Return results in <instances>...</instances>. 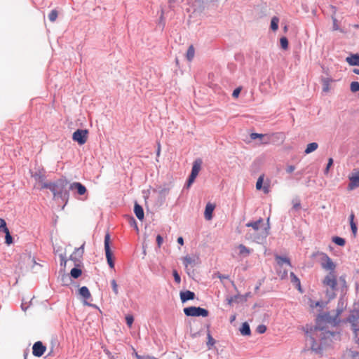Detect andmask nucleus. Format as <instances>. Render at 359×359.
<instances>
[{
  "instance_id": "ea45409f",
  "label": "nucleus",
  "mask_w": 359,
  "mask_h": 359,
  "mask_svg": "<svg viewBox=\"0 0 359 359\" xmlns=\"http://www.w3.org/2000/svg\"><path fill=\"white\" fill-rule=\"evenodd\" d=\"M126 323L128 325V327H131L134 321V318H133V316H130V315L126 316Z\"/></svg>"
},
{
  "instance_id": "69168bd1",
  "label": "nucleus",
  "mask_w": 359,
  "mask_h": 359,
  "mask_svg": "<svg viewBox=\"0 0 359 359\" xmlns=\"http://www.w3.org/2000/svg\"><path fill=\"white\" fill-rule=\"evenodd\" d=\"M231 302H232V300H231V299H229V304H231Z\"/></svg>"
},
{
  "instance_id": "680f3d73",
  "label": "nucleus",
  "mask_w": 359,
  "mask_h": 359,
  "mask_svg": "<svg viewBox=\"0 0 359 359\" xmlns=\"http://www.w3.org/2000/svg\"><path fill=\"white\" fill-rule=\"evenodd\" d=\"M353 27L355 28V29H358L359 28V25H354Z\"/></svg>"
},
{
  "instance_id": "393cba45",
  "label": "nucleus",
  "mask_w": 359,
  "mask_h": 359,
  "mask_svg": "<svg viewBox=\"0 0 359 359\" xmlns=\"http://www.w3.org/2000/svg\"><path fill=\"white\" fill-rule=\"evenodd\" d=\"M290 279H291V282L294 285H296V287L300 292H302L300 280L297 278V276L293 272L290 273Z\"/></svg>"
},
{
  "instance_id": "6e6d98bb",
  "label": "nucleus",
  "mask_w": 359,
  "mask_h": 359,
  "mask_svg": "<svg viewBox=\"0 0 359 359\" xmlns=\"http://www.w3.org/2000/svg\"><path fill=\"white\" fill-rule=\"evenodd\" d=\"M333 29L334 30H338L339 29V26H338V24H337V20L334 18H333Z\"/></svg>"
},
{
  "instance_id": "2f4dec72",
  "label": "nucleus",
  "mask_w": 359,
  "mask_h": 359,
  "mask_svg": "<svg viewBox=\"0 0 359 359\" xmlns=\"http://www.w3.org/2000/svg\"><path fill=\"white\" fill-rule=\"evenodd\" d=\"M81 270L78 268H73L70 271L71 276L73 277L74 278H79L81 275Z\"/></svg>"
},
{
  "instance_id": "774afa93",
  "label": "nucleus",
  "mask_w": 359,
  "mask_h": 359,
  "mask_svg": "<svg viewBox=\"0 0 359 359\" xmlns=\"http://www.w3.org/2000/svg\"><path fill=\"white\" fill-rule=\"evenodd\" d=\"M27 354L26 353V354L25 355V359H27Z\"/></svg>"
},
{
  "instance_id": "49530a36",
  "label": "nucleus",
  "mask_w": 359,
  "mask_h": 359,
  "mask_svg": "<svg viewBox=\"0 0 359 359\" xmlns=\"http://www.w3.org/2000/svg\"><path fill=\"white\" fill-rule=\"evenodd\" d=\"M333 164V159L332 158H330L328 159V163H327V165L325 169V173L327 174L329 172V170H330V168L332 165Z\"/></svg>"
},
{
  "instance_id": "de8ad7c7",
  "label": "nucleus",
  "mask_w": 359,
  "mask_h": 359,
  "mask_svg": "<svg viewBox=\"0 0 359 359\" xmlns=\"http://www.w3.org/2000/svg\"><path fill=\"white\" fill-rule=\"evenodd\" d=\"M208 341L207 343V344L208 346H213L215 343V339L212 337L211 334L210 333L208 334Z\"/></svg>"
},
{
  "instance_id": "1a4fd4ad",
  "label": "nucleus",
  "mask_w": 359,
  "mask_h": 359,
  "mask_svg": "<svg viewBox=\"0 0 359 359\" xmlns=\"http://www.w3.org/2000/svg\"><path fill=\"white\" fill-rule=\"evenodd\" d=\"M46 351V346L41 341H38L33 344L32 354L36 357L42 356Z\"/></svg>"
},
{
  "instance_id": "e433bc0d",
  "label": "nucleus",
  "mask_w": 359,
  "mask_h": 359,
  "mask_svg": "<svg viewBox=\"0 0 359 359\" xmlns=\"http://www.w3.org/2000/svg\"><path fill=\"white\" fill-rule=\"evenodd\" d=\"M351 90L353 93H355L359 91V83L358 81H353L351 83L350 86Z\"/></svg>"
},
{
  "instance_id": "6ab92c4d",
  "label": "nucleus",
  "mask_w": 359,
  "mask_h": 359,
  "mask_svg": "<svg viewBox=\"0 0 359 359\" xmlns=\"http://www.w3.org/2000/svg\"><path fill=\"white\" fill-rule=\"evenodd\" d=\"M183 264L186 269L189 270V267H193L196 264V259L190 256H186L183 258Z\"/></svg>"
},
{
  "instance_id": "20e7f679",
  "label": "nucleus",
  "mask_w": 359,
  "mask_h": 359,
  "mask_svg": "<svg viewBox=\"0 0 359 359\" xmlns=\"http://www.w3.org/2000/svg\"><path fill=\"white\" fill-rule=\"evenodd\" d=\"M344 302H339V304H338V307L336 310L335 316H332L329 313H326L321 315L320 316V318H321L322 320H323L327 323L336 325L339 324L340 322L339 316L342 313V312L344 311Z\"/></svg>"
},
{
  "instance_id": "a19ab883",
  "label": "nucleus",
  "mask_w": 359,
  "mask_h": 359,
  "mask_svg": "<svg viewBox=\"0 0 359 359\" xmlns=\"http://www.w3.org/2000/svg\"><path fill=\"white\" fill-rule=\"evenodd\" d=\"M172 274H173V276H174L175 281L177 284H180V282H181V278H180V276L179 273H177V271L176 270H174L172 271Z\"/></svg>"
},
{
  "instance_id": "c756f323",
  "label": "nucleus",
  "mask_w": 359,
  "mask_h": 359,
  "mask_svg": "<svg viewBox=\"0 0 359 359\" xmlns=\"http://www.w3.org/2000/svg\"><path fill=\"white\" fill-rule=\"evenodd\" d=\"M195 55V50L193 45H191L187 52L186 57L189 61H191Z\"/></svg>"
},
{
  "instance_id": "f3484780",
  "label": "nucleus",
  "mask_w": 359,
  "mask_h": 359,
  "mask_svg": "<svg viewBox=\"0 0 359 359\" xmlns=\"http://www.w3.org/2000/svg\"><path fill=\"white\" fill-rule=\"evenodd\" d=\"M334 81L332 79L329 77L322 78L321 82L323 83V91L325 93H328L330 89V85Z\"/></svg>"
},
{
  "instance_id": "37998d69",
  "label": "nucleus",
  "mask_w": 359,
  "mask_h": 359,
  "mask_svg": "<svg viewBox=\"0 0 359 359\" xmlns=\"http://www.w3.org/2000/svg\"><path fill=\"white\" fill-rule=\"evenodd\" d=\"M278 274L281 279H284L287 276V271L286 270H278Z\"/></svg>"
},
{
  "instance_id": "cd10ccee",
  "label": "nucleus",
  "mask_w": 359,
  "mask_h": 359,
  "mask_svg": "<svg viewBox=\"0 0 359 359\" xmlns=\"http://www.w3.org/2000/svg\"><path fill=\"white\" fill-rule=\"evenodd\" d=\"M263 224V219H259V220H257L256 222H249V223L246 224V226L248 227H252V229L255 231H259L260 224Z\"/></svg>"
},
{
  "instance_id": "412c9836",
  "label": "nucleus",
  "mask_w": 359,
  "mask_h": 359,
  "mask_svg": "<svg viewBox=\"0 0 359 359\" xmlns=\"http://www.w3.org/2000/svg\"><path fill=\"white\" fill-rule=\"evenodd\" d=\"M275 259L277 262V264L280 267H281L284 264H287L288 266H291V262L290 259L287 257H280L279 255H276Z\"/></svg>"
},
{
  "instance_id": "4468645a",
  "label": "nucleus",
  "mask_w": 359,
  "mask_h": 359,
  "mask_svg": "<svg viewBox=\"0 0 359 359\" xmlns=\"http://www.w3.org/2000/svg\"><path fill=\"white\" fill-rule=\"evenodd\" d=\"M272 137H276L278 139H284L285 138V135L283 133H275L271 135L264 134V137L262 138V139H263V141H262L263 144H267L271 143Z\"/></svg>"
},
{
  "instance_id": "338daca9",
  "label": "nucleus",
  "mask_w": 359,
  "mask_h": 359,
  "mask_svg": "<svg viewBox=\"0 0 359 359\" xmlns=\"http://www.w3.org/2000/svg\"><path fill=\"white\" fill-rule=\"evenodd\" d=\"M133 222L134 224H136L135 220L133 218Z\"/></svg>"
},
{
  "instance_id": "052dcab7",
  "label": "nucleus",
  "mask_w": 359,
  "mask_h": 359,
  "mask_svg": "<svg viewBox=\"0 0 359 359\" xmlns=\"http://www.w3.org/2000/svg\"><path fill=\"white\" fill-rule=\"evenodd\" d=\"M136 357L137 358V359H142V357L137 355V353H136Z\"/></svg>"
},
{
  "instance_id": "864d4df0",
  "label": "nucleus",
  "mask_w": 359,
  "mask_h": 359,
  "mask_svg": "<svg viewBox=\"0 0 359 359\" xmlns=\"http://www.w3.org/2000/svg\"><path fill=\"white\" fill-rule=\"evenodd\" d=\"M156 242H157L158 247L160 248L163 243V238L161 235H158L156 236Z\"/></svg>"
},
{
  "instance_id": "8fccbe9b",
  "label": "nucleus",
  "mask_w": 359,
  "mask_h": 359,
  "mask_svg": "<svg viewBox=\"0 0 359 359\" xmlns=\"http://www.w3.org/2000/svg\"><path fill=\"white\" fill-rule=\"evenodd\" d=\"M53 184H54V182L53 183H52V182L44 183L42 185V188L48 189L52 191V189H53Z\"/></svg>"
},
{
  "instance_id": "4d7b16f0",
  "label": "nucleus",
  "mask_w": 359,
  "mask_h": 359,
  "mask_svg": "<svg viewBox=\"0 0 359 359\" xmlns=\"http://www.w3.org/2000/svg\"><path fill=\"white\" fill-rule=\"evenodd\" d=\"M177 243L179 244H180L181 245H184V240H183V238L182 237H179L177 238Z\"/></svg>"
},
{
  "instance_id": "f8f14e48",
  "label": "nucleus",
  "mask_w": 359,
  "mask_h": 359,
  "mask_svg": "<svg viewBox=\"0 0 359 359\" xmlns=\"http://www.w3.org/2000/svg\"><path fill=\"white\" fill-rule=\"evenodd\" d=\"M84 244H83L80 248L75 249L74 252L71 255L70 259L73 260L74 262H79L80 259L83 257L84 252Z\"/></svg>"
},
{
  "instance_id": "f03ea898",
  "label": "nucleus",
  "mask_w": 359,
  "mask_h": 359,
  "mask_svg": "<svg viewBox=\"0 0 359 359\" xmlns=\"http://www.w3.org/2000/svg\"><path fill=\"white\" fill-rule=\"evenodd\" d=\"M68 184V181L65 179H60L54 182L52 193L55 198H62L67 201L69 198V193L67 191L66 188Z\"/></svg>"
},
{
  "instance_id": "4c0bfd02",
  "label": "nucleus",
  "mask_w": 359,
  "mask_h": 359,
  "mask_svg": "<svg viewBox=\"0 0 359 359\" xmlns=\"http://www.w3.org/2000/svg\"><path fill=\"white\" fill-rule=\"evenodd\" d=\"M292 208L295 210H298L301 208V203L299 199L292 201Z\"/></svg>"
},
{
  "instance_id": "a878e982",
  "label": "nucleus",
  "mask_w": 359,
  "mask_h": 359,
  "mask_svg": "<svg viewBox=\"0 0 359 359\" xmlns=\"http://www.w3.org/2000/svg\"><path fill=\"white\" fill-rule=\"evenodd\" d=\"M79 294L86 299H89L91 296L89 290L86 286H83L79 289Z\"/></svg>"
},
{
  "instance_id": "7ed1b4c3",
  "label": "nucleus",
  "mask_w": 359,
  "mask_h": 359,
  "mask_svg": "<svg viewBox=\"0 0 359 359\" xmlns=\"http://www.w3.org/2000/svg\"><path fill=\"white\" fill-rule=\"evenodd\" d=\"M313 257H318V262L321 267L330 272H335L336 264L332 259L325 253L317 252L313 255Z\"/></svg>"
},
{
  "instance_id": "c03bdc74",
  "label": "nucleus",
  "mask_w": 359,
  "mask_h": 359,
  "mask_svg": "<svg viewBox=\"0 0 359 359\" xmlns=\"http://www.w3.org/2000/svg\"><path fill=\"white\" fill-rule=\"evenodd\" d=\"M348 355L351 357L352 359H359V353L358 352L350 350Z\"/></svg>"
},
{
  "instance_id": "39448f33",
  "label": "nucleus",
  "mask_w": 359,
  "mask_h": 359,
  "mask_svg": "<svg viewBox=\"0 0 359 359\" xmlns=\"http://www.w3.org/2000/svg\"><path fill=\"white\" fill-rule=\"evenodd\" d=\"M184 313L187 316H203L207 317L208 316V311L207 309L196 307L189 306L184 309Z\"/></svg>"
},
{
  "instance_id": "13d9d810",
  "label": "nucleus",
  "mask_w": 359,
  "mask_h": 359,
  "mask_svg": "<svg viewBox=\"0 0 359 359\" xmlns=\"http://www.w3.org/2000/svg\"><path fill=\"white\" fill-rule=\"evenodd\" d=\"M160 153H161V144L158 142V149H157L156 155L158 156L160 155Z\"/></svg>"
},
{
  "instance_id": "5701e85b",
  "label": "nucleus",
  "mask_w": 359,
  "mask_h": 359,
  "mask_svg": "<svg viewBox=\"0 0 359 359\" xmlns=\"http://www.w3.org/2000/svg\"><path fill=\"white\" fill-rule=\"evenodd\" d=\"M354 218H355V215L353 212H351L349 216L350 226H351V229L353 234L354 235V236H355L357 234L358 228H357L356 224L354 222Z\"/></svg>"
},
{
  "instance_id": "3c124183",
  "label": "nucleus",
  "mask_w": 359,
  "mask_h": 359,
  "mask_svg": "<svg viewBox=\"0 0 359 359\" xmlns=\"http://www.w3.org/2000/svg\"><path fill=\"white\" fill-rule=\"evenodd\" d=\"M241 88H236L233 93H232V96L235 98H237L241 93Z\"/></svg>"
},
{
  "instance_id": "6e6552de",
  "label": "nucleus",
  "mask_w": 359,
  "mask_h": 359,
  "mask_svg": "<svg viewBox=\"0 0 359 359\" xmlns=\"http://www.w3.org/2000/svg\"><path fill=\"white\" fill-rule=\"evenodd\" d=\"M88 130L78 129L72 135L74 141L77 142L80 145L85 144L88 139Z\"/></svg>"
},
{
  "instance_id": "7c9ffc66",
  "label": "nucleus",
  "mask_w": 359,
  "mask_h": 359,
  "mask_svg": "<svg viewBox=\"0 0 359 359\" xmlns=\"http://www.w3.org/2000/svg\"><path fill=\"white\" fill-rule=\"evenodd\" d=\"M278 22H279V19L278 17L276 16H274L271 19V29L273 30V31H276L278 28Z\"/></svg>"
},
{
  "instance_id": "423d86ee",
  "label": "nucleus",
  "mask_w": 359,
  "mask_h": 359,
  "mask_svg": "<svg viewBox=\"0 0 359 359\" xmlns=\"http://www.w3.org/2000/svg\"><path fill=\"white\" fill-rule=\"evenodd\" d=\"M202 161L200 158L195 160L193 163L191 175L187 181V187L189 188L195 181V179L198 176L201 169Z\"/></svg>"
},
{
  "instance_id": "a18cd8bd",
  "label": "nucleus",
  "mask_w": 359,
  "mask_h": 359,
  "mask_svg": "<svg viewBox=\"0 0 359 359\" xmlns=\"http://www.w3.org/2000/svg\"><path fill=\"white\" fill-rule=\"evenodd\" d=\"M264 134H259L256 133H252L250 134V138L252 140H255L257 138H262L264 137Z\"/></svg>"
},
{
  "instance_id": "0eeeda50",
  "label": "nucleus",
  "mask_w": 359,
  "mask_h": 359,
  "mask_svg": "<svg viewBox=\"0 0 359 359\" xmlns=\"http://www.w3.org/2000/svg\"><path fill=\"white\" fill-rule=\"evenodd\" d=\"M110 235L109 233H107L104 236V250L106 258L107 260V263L110 268L113 269L114 267V262L112 259V252L110 249Z\"/></svg>"
},
{
  "instance_id": "473e14b6",
  "label": "nucleus",
  "mask_w": 359,
  "mask_h": 359,
  "mask_svg": "<svg viewBox=\"0 0 359 359\" xmlns=\"http://www.w3.org/2000/svg\"><path fill=\"white\" fill-rule=\"evenodd\" d=\"M4 233H5V234H6V237H5L6 243L8 245H11L13 243V238L10 234V231H9L8 229L5 228Z\"/></svg>"
},
{
  "instance_id": "f257e3e1",
  "label": "nucleus",
  "mask_w": 359,
  "mask_h": 359,
  "mask_svg": "<svg viewBox=\"0 0 359 359\" xmlns=\"http://www.w3.org/2000/svg\"><path fill=\"white\" fill-rule=\"evenodd\" d=\"M322 283L325 288V294L329 299L335 298L338 286L342 290L347 288L345 276H340L337 280L335 272H329L323 278Z\"/></svg>"
},
{
  "instance_id": "72a5a7b5",
  "label": "nucleus",
  "mask_w": 359,
  "mask_h": 359,
  "mask_svg": "<svg viewBox=\"0 0 359 359\" xmlns=\"http://www.w3.org/2000/svg\"><path fill=\"white\" fill-rule=\"evenodd\" d=\"M332 241L339 245V246H344L345 245V240L341 237L335 236L332 238Z\"/></svg>"
},
{
  "instance_id": "b1692460",
  "label": "nucleus",
  "mask_w": 359,
  "mask_h": 359,
  "mask_svg": "<svg viewBox=\"0 0 359 359\" xmlns=\"http://www.w3.org/2000/svg\"><path fill=\"white\" fill-rule=\"evenodd\" d=\"M238 249L239 250V255L247 257L251 253V250L248 248L243 244H240L238 245Z\"/></svg>"
},
{
  "instance_id": "f704fd0d",
  "label": "nucleus",
  "mask_w": 359,
  "mask_h": 359,
  "mask_svg": "<svg viewBox=\"0 0 359 359\" xmlns=\"http://www.w3.org/2000/svg\"><path fill=\"white\" fill-rule=\"evenodd\" d=\"M280 46L283 50H287L288 48V40L286 37H281L280 39Z\"/></svg>"
},
{
  "instance_id": "58836bf2",
  "label": "nucleus",
  "mask_w": 359,
  "mask_h": 359,
  "mask_svg": "<svg viewBox=\"0 0 359 359\" xmlns=\"http://www.w3.org/2000/svg\"><path fill=\"white\" fill-rule=\"evenodd\" d=\"M111 285L112 290H113L114 294H118V285L116 283V281L114 279H113L111 281Z\"/></svg>"
},
{
  "instance_id": "bf43d9fd",
  "label": "nucleus",
  "mask_w": 359,
  "mask_h": 359,
  "mask_svg": "<svg viewBox=\"0 0 359 359\" xmlns=\"http://www.w3.org/2000/svg\"><path fill=\"white\" fill-rule=\"evenodd\" d=\"M353 72L356 74H359V69H353Z\"/></svg>"
},
{
  "instance_id": "0e129e2a",
  "label": "nucleus",
  "mask_w": 359,
  "mask_h": 359,
  "mask_svg": "<svg viewBox=\"0 0 359 359\" xmlns=\"http://www.w3.org/2000/svg\"><path fill=\"white\" fill-rule=\"evenodd\" d=\"M175 1H176V0H169V2H170V3H173V2H175Z\"/></svg>"
},
{
  "instance_id": "4be33fe9",
  "label": "nucleus",
  "mask_w": 359,
  "mask_h": 359,
  "mask_svg": "<svg viewBox=\"0 0 359 359\" xmlns=\"http://www.w3.org/2000/svg\"><path fill=\"white\" fill-rule=\"evenodd\" d=\"M346 60L350 65L359 66V55L358 54H355V55H351L350 57H347Z\"/></svg>"
},
{
  "instance_id": "a211bd4d",
  "label": "nucleus",
  "mask_w": 359,
  "mask_h": 359,
  "mask_svg": "<svg viewBox=\"0 0 359 359\" xmlns=\"http://www.w3.org/2000/svg\"><path fill=\"white\" fill-rule=\"evenodd\" d=\"M134 212L136 217L142 220L144 219V210L142 207L138 203H135L134 206Z\"/></svg>"
},
{
  "instance_id": "5fc2aeb1",
  "label": "nucleus",
  "mask_w": 359,
  "mask_h": 359,
  "mask_svg": "<svg viewBox=\"0 0 359 359\" xmlns=\"http://www.w3.org/2000/svg\"><path fill=\"white\" fill-rule=\"evenodd\" d=\"M295 170V167L292 165H290L286 168V172L287 173H292Z\"/></svg>"
},
{
  "instance_id": "c85d7f7f",
  "label": "nucleus",
  "mask_w": 359,
  "mask_h": 359,
  "mask_svg": "<svg viewBox=\"0 0 359 359\" xmlns=\"http://www.w3.org/2000/svg\"><path fill=\"white\" fill-rule=\"evenodd\" d=\"M242 335L248 336L250 334V328L247 323H243L240 329Z\"/></svg>"
},
{
  "instance_id": "dca6fc26",
  "label": "nucleus",
  "mask_w": 359,
  "mask_h": 359,
  "mask_svg": "<svg viewBox=\"0 0 359 359\" xmlns=\"http://www.w3.org/2000/svg\"><path fill=\"white\" fill-rule=\"evenodd\" d=\"M215 205L210 203H208L205 206V210L204 212L205 218L207 220H210L212 217V212L215 209Z\"/></svg>"
},
{
  "instance_id": "603ef678",
  "label": "nucleus",
  "mask_w": 359,
  "mask_h": 359,
  "mask_svg": "<svg viewBox=\"0 0 359 359\" xmlns=\"http://www.w3.org/2000/svg\"><path fill=\"white\" fill-rule=\"evenodd\" d=\"M60 265L61 266L63 265L64 266H65L66 263L67 262V260L66 259L65 257L63 256L62 255H60Z\"/></svg>"
},
{
  "instance_id": "aec40b11",
  "label": "nucleus",
  "mask_w": 359,
  "mask_h": 359,
  "mask_svg": "<svg viewBox=\"0 0 359 359\" xmlns=\"http://www.w3.org/2000/svg\"><path fill=\"white\" fill-rule=\"evenodd\" d=\"M263 181H264V175L259 176V177L258 178L257 183H256V188L258 190H260L262 188L265 194H268L269 192V186H264L262 187Z\"/></svg>"
},
{
  "instance_id": "9d476101",
  "label": "nucleus",
  "mask_w": 359,
  "mask_h": 359,
  "mask_svg": "<svg viewBox=\"0 0 359 359\" xmlns=\"http://www.w3.org/2000/svg\"><path fill=\"white\" fill-rule=\"evenodd\" d=\"M350 183L348 185L349 190H353L355 188L359 187V171L354 173L349 177Z\"/></svg>"
},
{
  "instance_id": "9b49d317",
  "label": "nucleus",
  "mask_w": 359,
  "mask_h": 359,
  "mask_svg": "<svg viewBox=\"0 0 359 359\" xmlns=\"http://www.w3.org/2000/svg\"><path fill=\"white\" fill-rule=\"evenodd\" d=\"M315 330L316 331L320 330L321 332L320 336L323 335V337H322V339H324V340L330 339V341H332V338H335V339L339 338V333L332 332L330 331L323 332V329L318 328V327H315Z\"/></svg>"
},
{
  "instance_id": "c9c22d12",
  "label": "nucleus",
  "mask_w": 359,
  "mask_h": 359,
  "mask_svg": "<svg viewBox=\"0 0 359 359\" xmlns=\"http://www.w3.org/2000/svg\"><path fill=\"white\" fill-rule=\"evenodd\" d=\"M57 11L56 10H53L48 15V18L51 22H55L57 18Z\"/></svg>"
},
{
  "instance_id": "79ce46f5",
  "label": "nucleus",
  "mask_w": 359,
  "mask_h": 359,
  "mask_svg": "<svg viewBox=\"0 0 359 359\" xmlns=\"http://www.w3.org/2000/svg\"><path fill=\"white\" fill-rule=\"evenodd\" d=\"M266 327L264 325H260L257 327V332L259 334H263L266 332Z\"/></svg>"
},
{
  "instance_id": "09e8293b",
  "label": "nucleus",
  "mask_w": 359,
  "mask_h": 359,
  "mask_svg": "<svg viewBox=\"0 0 359 359\" xmlns=\"http://www.w3.org/2000/svg\"><path fill=\"white\" fill-rule=\"evenodd\" d=\"M5 228H7L6 221L4 219L0 218V231L4 232Z\"/></svg>"
},
{
  "instance_id": "bb28decb",
  "label": "nucleus",
  "mask_w": 359,
  "mask_h": 359,
  "mask_svg": "<svg viewBox=\"0 0 359 359\" xmlns=\"http://www.w3.org/2000/svg\"><path fill=\"white\" fill-rule=\"evenodd\" d=\"M318 147V144L316 142H312L307 144L306 148L304 151L306 154H309L314 151H316Z\"/></svg>"
},
{
  "instance_id": "2eb2a0df",
  "label": "nucleus",
  "mask_w": 359,
  "mask_h": 359,
  "mask_svg": "<svg viewBox=\"0 0 359 359\" xmlns=\"http://www.w3.org/2000/svg\"><path fill=\"white\" fill-rule=\"evenodd\" d=\"M194 298H195V294H194V292H193L191 291L187 290V291L180 292V299L182 302H185L188 300L194 299Z\"/></svg>"
},
{
  "instance_id": "e2e57ef3",
  "label": "nucleus",
  "mask_w": 359,
  "mask_h": 359,
  "mask_svg": "<svg viewBox=\"0 0 359 359\" xmlns=\"http://www.w3.org/2000/svg\"><path fill=\"white\" fill-rule=\"evenodd\" d=\"M65 278H67V279H69V276H65V277H63V278H62V280H63V281H65V280H64Z\"/></svg>"
},
{
  "instance_id": "ddd939ff",
  "label": "nucleus",
  "mask_w": 359,
  "mask_h": 359,
  "mask_svg": "<svg viewBox=\"0 0 359 359\" xmlns=\"http://www.w3.org/2000/svg\"><path fill=\"white\" fill-rule=\"evenodd\" d=\"M69 189L74 190L76 189L77 191V193L79 195H83L86 193L87 189L85 186H83L80 182H73L69 185Z\"/></svg>"
}]
</instances>
